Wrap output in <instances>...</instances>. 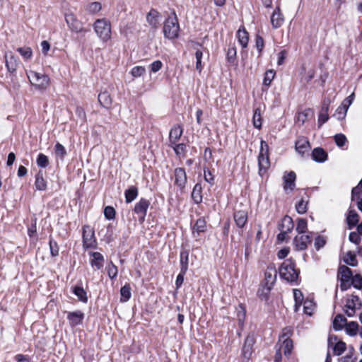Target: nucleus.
Returning a JSON list of instances; mask_svg holds the SVG:
<instances>
[{"label": "nucleus", "instance_id": "nucleus-25", "mask_svg": "<svg viewBox=\"0 0 362 362\" xmlns=\"http://www.w3.org/2000/svg\"><path fill=\"white\" fill-rule=\"evenodd\" d=\"M314 112L311 109H306L297 114L296 117V122L299 124H303L309 117H313Z\"/></svg>", "mask_w": 362, "mask_h": 362}, {"label": "nucleus", "instance_id": "nucleus-54", "mask_svg": "<svg viewBox=\"0 0 362 362\" xmlns=\"http://www.w3.org/2000/svg\"><path fill=\"white\" fill-rule=\"evenodd\" d=\"M173 147V149L175 152V153L180 156L184 155V153L185 151L186 146L184 144H173L171 145Z\"/></svg>", "mask_w": 362, "mask_h": 362}, {"label": "nucleus", "instance_id": "nucleus-29", "mask_svg": "<svg viewBox=\"0 0 362 362\" xmlns=\"http://www.w3.org/2000/svg\"><path fill=\"white\" fill-rule=\"evenodd\" d=\"M253 341H245L242 350V356L247 361L250 359L252 354Z\"/></svg>", "mask_w": 362, "mask_h": 362}, {"label": "nucleus", "instance_id": "nucleus-61", "mask_svg": "<svg viewBox=\"0 0 362 362\" xmlns=\"http://www.w3.org/2000/svg\"><path fill=\"white\" fill-rule=\"evenodd\" d=\"M104 214L107 219H112L115 215V211L114 208L111 206H107L105 209Z\"/></svg>", "mask_w": 362, "mask_h": 362}, {"label": "nucleus", "instance_id": "nucleus-7", "mask_svg": "<svg viewBox=\"0 0 362 362\" xmlns=\"http://www.w3.org/2000/svg\"><path fill=\"white\" fill-rule=\"evenodd\" d=\"M361 302L358 296L354 295L349 296L344 305V312L349 317H353L356 313V310L361 308Z\"/></svg>", "mask_w": 362, "mask_h": 362}, {"label": "nucleus", "instance_id": "nucleus-37", "mask_svg": "<svg viewBox=\"0 0 362 362\" xmlns=\"http://www.w3.org/2000/svg\"><path fill=\"white\" fill-rule=\"evenodd\" d=\"M120 295V300L122 302H127V300H129L132 296L131 288L129 285H124L123 287L121 288Z\"/></svg>", "mask_w": 362, "mask_h": 362}, {"label": "nucleus", "instance_id": "nucleus-60", "mask_svg": "<svg viewBox=\"0 0 362 362\" xmlns=\"http://www.w3.org/2000/svg\"><path fill=\"white\" fill-rule=\"evenodd\" d=\"M237 51L235 47L233 46L228 48L227 58L229 62H233L236 57Z\"/></svg>", "mask_w": 362, "mask_h": 362}, {"label": "nucleus", "instance_id": "nucleus-27", "mask_svg": "<svg viewBox=\"0 0 362 362\" xmlns=\"http://www.w3.org/2000/svg\"><path fill=\"white\" fill-rule=\"evenodd\" d=\"M284 22V18L281 13L279 6L273 11V27L279 28L281 27Z\"/></svg>", "mask_w": 362, "mask_h": 362}, {"label": "nucleus", "instance_id": "nucleus-6", "mask_svg": "<svg viewBox=\"0 0 362 362\" xmlns=\"http://www.w3.org/2000/svg\"><path fill=\"white\" fill-rule=\"evenodd\" d=\"M271 273L265 272L264 279L261 283L257 291V296L261 300L268 301L271 294L272 282L270 281Z\"/></svg>", "mask_w": 362, "mask_h": 362}, {"label": "nucleus", "instance_id": "nucleus-23", "mask_svg": "<svg viewBox=\"0 0 362 362\" xmlns=\"http://www.w3.org/2000/svg\"><path fill=\"white\" fill-rule=\"evenodd\" d=\"M234 220L239 228H243L247 221V213L245 210L236 211L234 214Z\"/></svg>", "mask_w": 362, "mask_h": 362}, {"label": "nucleus", "instance_id": "nucleus-40", "mask_svg": "<svg viewBox=\"0 0 362 362\" xmlns=\"http://www.w3.org/2000/svg\"><path fill=\"white\" fill-rule=\"evenodd\" d=\"M17 51L23 57L25 60L30 59L33 56L32 49L29 47H18Z\"/></svg>", "mask_w": 362, "mask_h": 362}, {"label": "nucleus", "instance_id": "nucleus-30", "mask_svg": "<svg viewBox=\"0 0 362 362\" xmlns=\"http://www.w3.org/2000/svg\"><path fill=\"white\" fill-rule=\"evenodd\" d=\"M102 5L98 1H93L86 6L85 10L89 14H95L100 11Z\"/></svg>", "mask_w": 362, "mask_h": 362}, {"label": "nucleus", "instance_id": "nucleus-2", "mask_svg": "<svg viewBox=\"0 0 362 362\" xmlns=\"http://www.w3.org/2000/svg\"><path fill=\"white\" fill-rule=\"evenodd\" d=\"M180 25L178 20L175 13L170 16L165 21L163 25V33L165 37L174 40L179 36Z\"/></svg>", "mask_w": 362, "mask_h": 362}, {"label": "nucleus", "instance_id": "nucleus-62", "mask_svg": "<svg viewBox=\"0 0 362 362\" xmlns=\"http://www.w3.org/2000/svg\"><path fill=\"white\" fill-rule=\"evenodd\" d=\"M355 98L354 93H352L349 97H347L341 103V105L346 107V110L349 109V107L352 104Z\"/></svg>", "mask_w": 362, "mask_h": 362}, {"label": "nucleus", "instance_id": "nucleus-20", "mask_svg": "<svg viewBox=\"0 0 362 362\" xmlns=\"http://www.w3.org/2000/svg\"><path fill=\"white\" fill-rule=\"evenodd\" d=\"M98 101L100 104L105 108H110L112 104V99L110 93L105 90L101 91L98 95Z\"/></svg>", "mask_w": 362, "mask_h": 362}, {"label": "nucleus", "instance_id": "nucleus-55", "mask_svg": "<svg viewBox=\"0 0 362 362\" xmlns=\"http://www.w3.org/2000/svg\"><path fill=\"white\" fill-rule=\"evenodd\" d=\"M181 264H182V271L183 273H185L187 270L188 265V253L182 252L181 253Z\"/></svg>", "mask_w": 362, "mask_h": 362}, {"label": "nucleus", "instance_id": "nucleus-32", "mask_svg": "<svg viewBox=\"0 0 362 362\" xmlns=\"http://www.w3.org/2000/svg\"><path fill=\"white\" fill-rule=\"evenodd\" d=\"M358 324L356 322L351 321L346 322L345 331L350 337H354L358 332Z\"/></svg>", "mask_w": 362, "mask_h": 362}, {"label": "nucleus", "instance_id": "nucleus-22", "mask_svg": "<svg viewBox=\"0 0 362 362\" xmlns=\"http://www.w3.org/2000/svg\"><path fill=\"white\" fill-rule=\"evenodd\" d=\"M293 345H292V341H283L282 343L279 344V350L276 351V358L275 361L276 362L280 361L281 358V351L280 350L284 348V352L285 355L289 354L291 351Z\"/></svg>", "mask_w": 362, "mask_h": 362}, {"label": "nucleus", "instance_id": "nucleus-24", "mask_svg": "<svg viewBox=\"0 0 362 362\" xmlns=\"http://www.w3.org/2000/svg\"><path fill=\"white\" fill-rule=\"evenodd\" d=\"M183 132L182 128L180 125L174 126L169 134L170 142L171 145L175 144L177 141L180 139Z\"/></svg>", "mask_w": 362, "mask_h": 362}, {"label": "nucleus", "instance_id": "nucleus-17", "mask_svg": "<svg viewBox=\"0 0 362 362\" xmlns=\"http://www.w3.org/2000/svg\"><path fill=\"white\" fill-rule=\"evenodd\" d=\"M175 184L180 188L183 189L187 183V175L183 168H179L175 170Z\"/></svg>", "mask_w": 362, "mask_h": 362}, {"label": "nucleus", "instance_id": "nucleus-35", "mask_svg": "<svg viewBox=\"0 0 362 362\" xmlns=\"http://www.w3.org/2000/svg\"><path fill=\"white\" fill-rule=\"evenodd\" d=\"M192 197L197 204H199L202 202V186L200 184L195 185L192 192Z\"/></svg>", "mask_w": 362, "mask_h": 362}, {"label": "nucleus", "instance_id": "nucleus-58", "mask_svg": "<svg viewBox=\"0 0 362 362\" xmlns=\"http://www.w3.org/2000/svg\"><path fill=\"white\" fill-rule=\"evenodd\" d=\"M334 141L338 146H343L346 142V138L344 134H338L334 136Z\"/></svg>", "mask_w": 362, "mask_h": 362}, {"label": "nucleus", "instance_id": "nucleus-45", "mask_svg": "<svg viewBox=\"0 0 362 362\" xmlns=\"http://www.w3.org/2000/svg\"><path fill=\"white\" fill-rule=\"evenodd\" d=\"M293 296L296 301L295 311H298L300 305L302 303L303 300V296L300 290L294 289Z\"/></svg>", "mask_w": 362, "mask_h": 362}, {"label": "nucleus", "instance_id": "nucleus-59", "mask_svg": "<svg viewBox=\"0 0 362 362\" xmlns=\"http://www.w3.org/2000/svg\"><path fill=\"white\" fill-rule=\"evenodd\" d=\"M204 178L205 181L209 183L211 185L214 184V176L210 170H204Z\"/></svg>", "mask_w": 362, "mask_h": 362}, {"label": "nucleus", "instance_id": "nucleus-9", "mask_svg": "<svg viewBox=\"0 0 362 362\" xmlns=\"http://www.w3.org/2000/svg\"><path fill=\"white\" fill-rule=\"evenodd\" d=\"M352 273L350 269L346 266H341L338 272V279L340 280V287L342 291L346 290L350 286V279Z\"/></svg>", "mask_w": 362, "mask_h": 362}, {"label": "nucleus", "instance_id": "nucleus-53", "mask_svg": "<svg viewBox=\"0 0 362 362\" xmlns=\"http://www.w3.org/2000/svg\"><path fill=\"white\" fill-rule=\"evenodd\" d=\"M162 67H163V63L160 60H156V61L153 62L149 66L150 70L152 73L158 72V71H160L162 69Z\"/></svg>", "mask_w": 362, "mask_h": 362}, {"label": "nucleus", "instance_id": "nucleus-49", "mask_svg": "<svg viewBox=\"0 0 362 362\" xmlns=\"http://www.w3.org/2000/svg\"><path fill=\"white\" fill-rule=\"evenodd\" d=\"M107 274L110 279H114L117 276L118 273L117 267L110 262L107 267Z\"/></svg>", "mask_w": 362, "mask_h": 362}, {"label": "nucleus", "instance_id": "nucleus-19", "mask_svg": "<svg viewBox=\"0 0 362 362\" xmlns=\"http://www.w3.org/2000/svg\"><path fill=\"white\" fill-rule=\"evenodd\" d=\"M236 37L241 47L243 49L246 48L249 42V33L244 27H241L238 30Z\"/></svg>", "mask_w": 362, "mask_h": 362}, {"label": "nucleus", "instance_id": "nucleus-64", "mask_svg": "<svg viewBox=\"0 0 362 362\" xmlns=\"http://www.w3.org/2000/svg\"><path fill=\"white\" fill-rule=\"evenodd\" d=\"M238 312V318L240 323L243 322L245 317V310L243 306L239 305L237 310Z\"/></svg>", "mask_w": 362, "mask_h": 362}, {"label": "nucleus", "instance_id": "nucleus-21", "mask_svg": "<svg viewBox=\"0 0 362 362\" xmlns=\"http://www.w3.org/2000/svg\"><path fill=\"white\" fill-rule=\"evenodd\" d=\"M67 318L71 325H78L82 323L84 313L80 310L69 313Z\"/></svg>", "mask_w": 362, "mask_h": 362}, {"label": "nucleus", "instance_id": "nucleus-46", "mask_svg": "<svg viewBox=\"0 0 362 362\" xmlns=\"http://www.w3.org/2000/svg\"><path fill=\"white\" fill-rule=\"evenodd\" d=\"M35 185L37 189L39 190H45L46 189V181L45 180L42 174L38 173L36 175Z\"/></svg>", "mask_w": 362, "mask_h": 362}, {"label": "nucleus", "instance_id": "nucleus-18", "mask_svg": "<svg viewBox=\"0 0 362 362\" xmlns=\"http://www.w3.org/2000/svg\"><path fill=\"white\" fill-rule=\"evenodd\" d=\"M4 57L8 71L10 73L15 72L18 66V60L17 57H16L13 54H11L9 56L6 54Z\"/></svg>", "mask_w": 362, "mask_h": 362}, {"label": "nucleus", "instance_id": "nucleus-5", "mask_svg": "<svg viewBox=\"0 0 362 362\" xmlns=\"http://www.w3.org/2000/svg\"><path fill=\"white\" fill-rule=\"evenodd\" d=\"M259 174L263 175L264 171L270 168L269 146L263 141L261 142L259 156Z\"/></svg>", "mask_w": 362, "mask_h": 362}, {"label": "nucleus", "instance_id": "nucleus-36", "mask_svg": "<svg viewBox=\"0 0 362 362\" xmlns=\"http://www.w3.org/2000/svg\"><path fill=\"white\" fill-rule=\"evenodd\" d=\"M346 324V320L341 315H337L333 321V327L336 330H340Z\"/></svg>", "mask_w": 362, "mask_h": 362}, {"label": "nucleus", "instance_id": "nucleus-14", "mask_svg": "<svg viewBox=\"0 0 362 362\" xmlns=\"http://www.w3.org/2000/svg\"><path fill=\"white\" fill-rule=\"evenodd\" d=\"M310 148V142L307 138L300 136L298 137L296 142V151L300 155L309 151Z\"/></svg>", "mask_w": 362, "mask_h": 362}, {"label": "nucleus", "instance_id": "nucleus-34", "mask_svg": "<svg viewBox=\"0 0 362 362\" xmlns=\"http://www.w3.org/2000/svg\"><path fill=\"white\" fill-rule=\"evenodd\" d=\"M349 228H351L355 226L358 222V215L354 211H349L348 216L346 218Z\"/></svg>", "mask_w": 362, "mask_h": 362}, {"label": "nucleus", "instance_id": "nucleus-51", "mask_svg": "<svg viewBox=\"0 0 362 362\" xmlns=\"http://www.w3.org/2000/svg\"><path fill=\"white\" fill-rule=\"evenodd\" d=\"M253 125L255 127L259 129L262 126V119L260 112L256 110L253 115Z\"/></svg>", "mask_w": 362, "mask_h": 362}, {"label": "nucleus", "instance_id": "nucleus-31", "mask_svg": "<svg viewBox=\"0 0 362 362\" xmlns=\"http://www.w3.org/2000/svg\"><path fill=\"white\" fill-rule=\"evenodd\" d=\"M149 206V202L146 199H141L139 202H138L136 206L134 211L137 214H141L143 215V217L146 214V211Z\"/></svg>", "mask_w": 362, "mask_h": 362}, {"label": "nucleus", "instance_id": "nucleus-13", "mask_svg": "<svg viewBox=\"0 0 362 362\" xmlns=\"http://www.w3.org/2000/svg\"><path fill=\"white\" fill-rule=\"evenodd\" d=\"M296 173L294 172H289L284 175V189L286 193L291 192L295 188V180H296Z\"/></svg>", "mask_w": 362, "mask_h": 362}, {"label": "nucleus", "instance_id": "nucleus-1", "mask_svg": "<svg viewBox=\"0 0 362 362\" xmlns=\"http://www.w3.org/2000/svg\"><path fill=\"white\" fill-rule=\"evenodd\" d=\"M26 76L31 86L37 91L43 92L50 85V78L45 73L29 69L26 70Z\"/></svg>", "mask_w": 362, "mask_h": 362}, {"label": "nucleus", "instance_id": "nucleus-57", "mask_svg": "<svg viewBox=\"0 0 362 362\" xmlns=\"http://www.w3.org/2000/svg\"><path fill=\"white\" fill-rule=\"evenodd\" d=\"M352 284L356 288H362V276L359 274H356L352 277Z\"/></svg>", "mask_w": 362, "mask_h": 362}, {"label": "nucleus", "instance_id": "nucleus-16", "mask_svg": "<svg viewBox=\"0 0 362 362\" xmlns=\"http://www.w3.org/2000/svg\"><path fill=\"white\" fill-rule=\"evenodd\" d=\"M293 222L291 217L285 216L278 225V228L281 232L289 233L293 228Z\"/></svg>", "mask_w": 362, "mask_h": 362}, {"label": "nucleus", "instance_id": "nucleus-4", "mask_svg": "<svg viewBox=\"0 0 362 362\" xmlns=\"http://www.w3.org/2000/svg\"><path fill=\"white\" fill-rule=\"evenodd\" d=\"M279 274L284 279L291 282L296 281L298 276V272L291 260H286L282 264Z\"/></svg>", "mask_w": 362, "mask_h": 362}, {"label": "nucleus", "instance_id": "nucleus-15", "mask_svg": "<svg viewBox=\"0 0 362 362\" xmlns=\"http://www.w3.org/2000/svg\"><path fill=\"white\" fill-rule=\"evenodd\" d=\"M311 238L309 235L300 234L298 235L294 240L295 246L298 250H303L307 248L310 243Z\"/></svg>", "mask_w": 362, "mask_h": 362}, {"label": "nucleus", "instance_id": "nucleus-43", "mask_svg": "<svg viewBox=\"0 0 362 362\" xmlns=\"http://www.w3.org/2000/svg\"><path fill=\"white\" fill-rule=\"evenodd\" d=\"M308 228L307 221L304 218H299L298 220V224L296 227V230L298 233V235L305 234Z\"/></svg>", "mask_w": 362, "mask_h": 362}, {"label": "nucleus", "instance_id": "nucleus-11", "mask_svg": "<svg viewBox=\"0 0 362 362\" xmlns=\"http://www.w3.org/2000/svg\"><path fill=\"white\" fill-rule=\"evenodd\" d=\"M89 255L90 256V264L93 268L99 270L103 267L105 259L101 253L90 252Z\"/></svg>", "mask_w": 362, "mask_h": 362}, {"label": "nucleus", "instance_id": "nucleus-39", "mask_svg": "<svg viewBox=\"0 0 362 362\" xmlns=\"http://www.w3.org/2000/svg\"><path fill=\"white\" fill-rule=\"evenodd\" d=\"M146 73V68L142 66H134L131 71L130 74L134 78H139L144 75Z\"/></svg>", "mask_w": 362, "mask_h": 362}, {"label": "nucleus", "instance_id": "nucleus-42", "mask_svg": "<svg viewBox=\"0 0 362 362\" xmlns=\"http://www.w3.org/2000/svg\"><path fill=\"white\" fill-rule=\"evenodd\" d=\"M315 309V305L312 300H305L303 305V311L305 314L311 316Z\"/></svg>", "mask_w": 362, "mask_h": 362}, {"label": "nucleus", "instance_id": "nucleus-48", "mask_svg": "<svg viewBox=\"0 0 362 362\" xmlns=\"http://www.w3.org/2000/svg\"><path fill=\"white\" fill-rule=\"evenodd\" d=\"M37 164L40 168H46L49 165L48 157L43 153H40L37 158Z\"/></svg>", "mask_w": 362, "mask_h": 362}, {"label": "nucleus", "instance_id": "nucleus-28", "mask_svg": "<svg viewBox=\"0 0 362 362\" xmlns=\"http://www.w3.org/2000/svg\"><path fill=\"white\" fill-rule=\"evenodd\" d=\"M329 349H332L335 355H341L346 349V344L343 341H337L336 343H331Z\"/></svg>", "mask_w": 362, "mask_h": 362}, {"label": "nucleus", "instance_id": "nucleus-3", "mask_svg": "<svg viewBox=\"0 0 362 362\" xmlns=\"http://www.w3.org/2000/svg\"><path fill=\"white\" fill-rule=\"evenodd\" d=\"M93 28L98 37L103 42H107L111 38V25L106 19H97Z\"/></svg>", "mask_w": 362, "mask_h": 362}, {"label": "nucleus", "instance_id": "nucleus-47", "mask_svg": "<svg viewBox=\"0 0 362 362\" xmlns=\"http://www.w3.org/2000/svg\"><path fill=\"white\" fill-rule=\"evenodd\" d=\"M344 261L347 264L356 266L357 264L356 257L351 252H348L344 257Z\"/></svg>", "mask_w": 362, "mask_h": 362}, {"label": "nucleus", "instance_id": "nucleus-44", "mask_svg": "<svg viewBox=\"0 0 362 362\" xmlns=\"http://www.w3.org/2000/svg\"><path fill=\"white\" fill-rule=\"evenodd\" d=\"M308 201L301 199L298 203L296 204V209L297 212L300 214H305L308 210Z\"/></svg>", "mask_w": 362, "mask_h": 362}, {"label": "nucleus", "instance_id": "nucleus-41", "mask_svg": "<svg viewBox=\"0 0 362 362\" xmlns=\"http://www.w3.org/2000/svg\"><path fill=\"white\" fill-rule=\"evenodd\" d=\"M54 153L57 158L63 160L66 154V151L63 145L57 143L54 147Z\"/></svg>", "mask_w": 362, "mask_h": 362}, {"label": "nucleus", "instance_id": "nucleus-38", "mask_svg": "<svg viewBox=\"0 0 362 362\" xmlns=\"http://www.w3.org/2000/svg\"><path fill=\"white\" fill-rule=\"evenodd\" d=\"M138 194L137 188L135 187H132L125 192V199L126 202L129 203L132 202Z\"/></svg>", "mask_w": 362, "mask_h": 362}, {"label": "nucleus", "instance_id": "nucleus-8", "mask_svg": "<svg viewBox=\"0 0 362 362\" xmlns=\"http://www.w3.org/2000/svg\"><path fill=\"white\" fill-rule=\"evenodd\" d=\"M97 241L94 230L90 226H85L83 230V245L85 248H96Z\"/></svg>", "mask_w": 362, "mask_h": 362}, {"label": "nucleus", "instance_id": "nucleus-56", "mask_svg": "<svg viewBox=\"0 0 362 362\" xmlns=\"http://www.w3.org/2000/svg\"><path fill=\"white\" fill-rule=\"evenodd\" d=\"M202 56H203V53H202V52L201 50H197L196 52V53H195V57H196V59H197L196 69L199 72L202 69Z\"/></svg>", "mask_w": 362, "mask_h": 362}, {"label": "nucleus", "instance_id": "nucleus-10", "mask_svg": "<svg viewBox=\"0 0 362 362\" xmlns=\"http://www.w3.org/2000/svg\"><path fill=\"white\" fill-rule=\"evenodd\" d=\"M65 21L70 30L78 33L83 31L82 23L77 18L74 13L69 12L65 14Z\"/></svg>", "mask_w": 362, "mask_h": 362}, {"label": "nucleus", "instance_id": "nucleus-12", "mask_svg": "<svg viewBox=\"0 0 362 362\" xmlns=\"http://www.w3.org/2000/svg\"><path fill=\"white\" fill-rule=\"evenodd\" d=\"M161 16L160 13L155 9L150 10L146 15L147 23L154 29H156L159 26Z\"/></svg>", "mask_w": 362, "mask_h": 362}, {"label": "nucleus", "instance_id": "nucleus-33", "mask_svg": "<svg viewBox=\"0 0 362 362\" xmlns=\"http://www.w3.org/2000/svg\"><path fill=\"white\" fill-rule=\"evenodd\" d=\"M73 292L78 297L80 301L84 303L88 302L87 293L83 288L81 286H75L73 288Z\"/></svg>", "mask_w": 362, "mask_h": 362}, {"label": "nucleus", "instance_id": "nucleus-26", "mask_svg": "<svg viewBox=\"0 0 362 362\" xmlns=\"http://www.w3.org/2000/svg\"><path fill=\"white\" fill-rule=\"evenodd\" d=\"M312 157L315 161L322 163L327 160V154L322 148H316L312 152Z\"/></svg>", "mask_w": 362, "mask_h": 362}, {"label": "nucleus", "instance_id": "nucleus-52", "mask_svg": "<svg viewBox=\"0 0 362 362\" xmlns=\"http://www.w3.org/2000/svg\"><path fill=\"white\" fill-rule=\"evenodd\" d=\"M206 221L204 219L199 218L197 221L194 229L198 233L204 232L206 229Z\"/></svg>", "mask_w": 362, "mask_h": 362}, {"label": "nucleus", "instance_id": "nucleus-50", "mask_svg": "<svg viewBox=\"0 0 362 362\" xmlns=\"http://www.w3.org/2000/svg\"><path fill=\"white\" fill-rule=\"evenodd\" d=\"M348 110L346 109V107H344L342 105H341L336 110L334 116L337 119H343L345 118L346 115V112H347Z\"/></svg>", "mask_w": 362, "mask_h": 362}, {"label": "nucleus", "instance_id": "nucleus-63", "mask_svg": "<svg viewBox=\"0 0 362 362\" xmlns=\"http://www.w3.org/2000/svg\"><path fill=\"white\" fill-rule=\"evenodd\" d=\"M287 53L285 50L281 51L277 54L276 64L279 66H281L284 64L285 59L286 58Z\"/></svg>", "mask_w": 362, "mask_h": 362}]
</instances>
